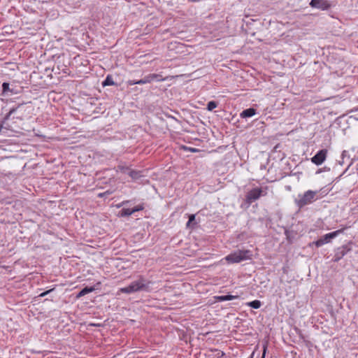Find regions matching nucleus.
Masks as SVG:
<instances>
[{
  "label": "nucleus",
  "instance_id": "obj_31",
  "mask_svg": "<svg viewBox=\"0 0 358 358\" xmlns=\"http://www.w3.org/2000/svg\"><path fill=\"white\" fill-rule=\"evenodd\" d=\"M266 350V346L264 345V352H263L262 358H265Z\"/></svg>",
  "mask_w": 358,
  "mask_h": 358
},
{
  "label": "nucleus",
  "instance_id": "obj_23",
  "mask_svg": "<svg viewBox=\"0 0 358 358\" xmlns=\"http://www.w3.org/2000/svg\"><path fill=\"white\" fill-rule=\"evenodd\" d=\"M299 337L303 341L306 346L309 347L311 345V343L309 341L306 340L305 336L303 334H299Z\"/></svg>",
  "mask_w": 358,
  "mask_h": 358
},
{
  "label": "nucleus",
  "instance_id": "obj_17",
  "mask_svg": "<svg viewBox=\"0 0 358 358\" xmlns=\"http://www.w3.org/2000/svg\"><path fill=\"white\" fill-rule=\"evenodd\" d=\"M95 290V288L94 287H85L83 289H82L77 294V298L82 297L85 296L87 294H89L90 292H92Z\"/></svg>",
  "mask_w": 358,
  "mask_h": 358
},
{
  "label": "nucleus",
  "instance_id": "obj_8",
  "mask_svg": "<svg viewBox=\"0 0 358 358\" xmlns=\"http://www.w3.org/2000/svg\"><path fill=\"white\" fill-rule=\"evenodd\" d=\"M327 156V150H320L311 158V162L317 166L321 165L325 161Z\"/></svg>",
  "mask_w": 358,
  "mask_h": 358
},
{
  "label": "nucleus",
  "instance_id": "obj_14",
  "mask_svg": "<svg viewBox=\"0 0 358 358\" xmlns=\"http://www.w3.org/2000/svg\"><path fill=\"white\" fill-rule=\"evenodd\" d=\"M118 169L120 173L129 176L131 178H134V171L131 168L124 166H119Z\"/></svg>",
  "mask_w": 358,
  "mask_h": 358
},
{
  "label": "nucleus",
  "instance_id": "obj_12",
  "mask_svg": "<svg viewBox=\"0 0 358 358\" xmlns=\"http://www.w3.org/2000/svg\"><path fill=\"white\" fill-rule=\"evenodd\" d=\"M214 298L216 301H231V300L237 299V298H238V296L227 294V295H222V296H215Z\"/></svg>",
  "mask_w": 358,
  "mask_h": 358
},
{
  "label": "nucleus",
  "instance_id": "obj_2",
  "mask_svg": "<svg viewBox=\"0 0 358 358\" xmlns=\"http://www.w3.org/2000/svg\"><path fill=\"white\" fill-rule=\"evenodd\" d=\"M317 194V192L312 191V190H308L306 192H304L303 194L299 195V199H295V203L297 206V207L301 209L303 207H304L306 205H308L311 203H313L315 200V197Z\"/></svg>",
  "mask_w": 358,
  "mask_h": 358
},
{
  "label": "nucleus",
  "instance_id": "obj_21",
  "mask_svg": "<svg viewBox=\"0 0 358 358\" xmlns=\"http://www.w3.org/2000/svg\"><path fill=\"white\" fill-rule=\"evenodd\" d=\"M217 106V103L215 101H210L207 104V110L209 111H212Z\"/></svg>",
  "mask_w": 358,
  "mask_h": 358
},
{
  "label": "nucleus",
  "instance_id": "obj_28",
  "mask_svg": "<svg viewBox=\"0 0 358 358\" xmlns=\"http://www.w3.org/2000/svg\"><path fill=\"white\" fill-rule=\"evenodd\" d=\"M184 149H185V150H189V151H191V152H198V151H199V150H198V149H196V148H187V147H184Z\"/></svg>",
  "mask_w": 358,
  "mask_h": 358
},
{
  "label": "nucleus",
  "instance_id": "obj_7",
  "mask_svg": "<svg viewBox=\"0 0 358 358\" xmlns=\"http://www.w3.org/2000/svg\"><path fill=\"white\" fill-rule=\"evenodd\" d=\"M157 80V81H163L164 80V78H162V75L157 74V73H150L147 76H145L143 78L136 80V85H142L145 83H150L152 81Z\"/></svg>",
  "mask_w": 358,
  "mask_h": 358
},
{
  "label": "nucleus",
  "instance_id": "obj_19",
  "mask_svg": "<svg viewBox=\"0 0 358 358\" xmlns=\"http://www.w3.org/2000/svg\"><path fill=\"white\" fill-rule=\"evenodd\" d=\"M115 85V83L113 81V79L112 76H110V75L107 76L106 78L105 79V80L102 83V85L103 87L109 86V85Z\"/></svg>",
  "mask_w": 358,
  "mask_h": 358
},
{
  "label": "nucleus",
  "instance_id": "obj_5",
  "mask_svg": "<svg viewBox=\"0 0 358 358\" xmlns=\"http://www.w3.org/2000/svg\"><path fill=\"white\" fill-rule=\"evenodd\" d=\"M153 282L150 280H148L142 276L138 277V279L136 280V292H150L152 288V286Z\"/></svg>",
  "mask_w": 358,
  "mask_h": 358
},
{
  "label": "nucleus",
  "instance_id": "obj_13",
  "mask_svg": "<svg viewBox=\"0 0 358 358\" xmlns=\"http://www.w3.org/2000/svg\"><path fill=\"white\" fill-rule=\"evenodd\" d=\"M285 235L286 236L287 241L291 243L296 238L297 233L294 230L285 229Z\"/></svg>",
  "mask_w": 358,
  "mask_h": 358
},
{
  "label": "nucleus",
  "instance_id": "obj_32",
  "mask_svg": "<svg viewBox=\"0 0 358 358\" xmlns=\"http://www.w3.org/2000/svg\"><path fill=\"white\" fill-rule=\"evenodd\" d=\"M343 159H342V161H340V162H339V164H340L341 165H342V164H343Z\"/></svg>",
  "mask_w": 358,
  "mask_h": 358
},
{
  "label": "nucleus",
  "instance_id": "obj_1",
  "mask_svg": "<svg viewBox=\"0 0 358 358\" xmlns=\"http://www.w3.org/2000/svg\"><path fill=\"white\" fill-rule=\"evenodd\" d=\"M251 252L250 250H237L228 255L225 259L229 264L239 263L242 261L251 259Z\"/></svg>",
  "mask_w": 358,
  "mask_h": 358
},
{
  "label": "nucleus",
  "instance_id": "obj_24",
  "mask_svg": "<svg viewBox=\"0 0 358 358\" xmlns=\"http://www.w3.org/2000/svg\"><path fill=\"white\" fill-rule=\"evenodd\" d=\"M53 290H54V289H50L47 290V291H45V292H42L41 294H40L38 295V297H43V296H46L48 294H49V293H50L51 292H52Z\"/></svg>",
  "mask_w": 358,
  "mask_h": 358
},
{
  "label": "nucleus",
  "instance_id": "obj_11",
  "mask_svg": "<svg viewBox=\"0 0 358 358\" xmlns=\"http://www.w3.org/2000/svg\"><path fill=\"white\" fill-rule=\"evenodd\" d=\"M257 113L256 109L253 108H249L245 110H243L240 114L241 117L242 118H248L251 117L255 115Z\"/></svg>",
  "mask_w": 358,
  "mask_h": 358
},
{
  "label": "nucleus",
  "instance_id": "obj_25",
  "mask_svg": "<svg viewBox=\"0 0 358 358\" xmlns=\"http://www.w3.org/2000/svg\"><path fill=\"white\" fill-rule=\"evenodd\" d=\"M144 209L143 204L136 205V213L139 212Z\"/></svg>",
  "mask_w": 358,
  "mask_h": 358
},
{
  "label": "nucleus",
  "instance_id": "obj_29",
  "mask_svg": "<svg viewBox=\"0 0 358 358\" xmlns=\"http://www.w3.org/2000/svg\"><path fill=\"white\" fill-rule=\"evenodd\" d=\"M349 157L348 155V152L346 150H343L342 152V154H341V157H342V159L343 160L345 157Z\"/></svg>",
  "mask_w": 358,
  "mask_h": 358
},
{
  "label": "nucleus",
  "instance_id": "obj_30",
  "mask_svg": "<svg viewBox=\"0 0 358 358\" xmlns=\"http://www.w3.org/2000/svg\"><path fill=\"white\" fill-rule=\"evenodd\" d=\"M20 105H18L17 107H15V108H13L10 110V111L8 112L10 115L13 114L16 110L17 109L20 107Z\"/></svg>",
  "mask_w": 358,
  "mask_h": 358
},
{
  "label": "nucleus",
  "instance_id": "obj_26",
  "mask_svg": "<svg viewBox=\"0 0 358 358\" xmlns=\"http://www.w3.org/2000/svg\"><path fill=\"white\" fill-rule=\"evenodd\" d=\"M10 114L9 113H8L5 117H3V120H2L1 123V124H4L7 120H9L10 117Z\"/></svg>",
  "mask_w": 358,
  "mask_h": 358
},
{
  "label": "nucleus",
  "instance_id": "obj_9",
  "mask_svg": "<svg viewBox=\"0 0 358 358\" xmlns=\"http://www.w3.org/2000/svg\"><path fill=\"white\" fill-rule=\"evenodd\" d=\"M310 6L312 8H316L322 10H328L331 7V4L327 0H311Z\"/></svg>",
  "mask_w": 358,
  "mask_h": 358
},
{
  "label": "nucleus",
  "instance_id": "obj_4",
  "mask_svg": "<svg viewBox=\"0 0 358 358\" xmlns=\"http://www.w3.org/2000/svg\"><path fill=\"white\" fill-rule=\"evenodd\" d=\"M352 245L353 243L350 241L347 244L337 248L334 252L333 261L335 262H339L345 255L352 250Z\"/></svg>",
  "mask_w": 358,
  "mask_h": 358
},
{
  "label": "nucleus",
  "instance_id": "obj_16",
  "mask_svg": "<svg viewBox=\"0 0 358 358\" xmlns=\"http://www.w3.org/2000/svg\"><path fill=\"white\" fill-rule=\"evenodd\" d=\"M134 213V208H122L118 213L120 217H127Z\"/></svg>",
  "mask_w": 358,
  "mask_h": 358
},
{
  "label": "nucleus",
  "instance_id": "obj_20",
  "mask_svg": "<svg viewBox=\"0 0 358 358\" xmlns=\"http://www.w3.org/2000/svg\"><path fill=\"white\" fill-rule=\"evenodd\" d=\"M261 305H262V303L259 300H254L248 303V306H250L252 308H255V309L259 308L261 307Z\"/></svg>",
  "mask_w": 358,
  "mask_h": 358
},
{
  "label": "nucleus",
  "instance_id": "obj_10",
  "mask_svg": "<svg viewBox=\"0 0 358 358\" xmlns=\"http://www.w3.org/2000/svg\"><path fill=\"white\" fill-rule=\"evenodd\" d=\"M145 172L147 173L148 170L143 171L136 170V183L145 184L149 182L148 179L145 178L147 177V175L145 174Z\"/></svg>",
  "mask_w": 358,
  "mask_h": 358
},
{
  "label": "nucleus",
  "instance_id": "obj_15",
  "mask_svg": "<svg viewBox=\"0 0 358 358\" xmlns=\"http://www.w3.org/2000/svg\"><path fill=\"white\" fill-rule=\"evenodd\" d=\"M134 292V282H131L128 287H122L118 289L117 294L120 293L130 294Z\"/></svg>",
  "mask_w": 358,
  "mask_h": 358
},
{
  "label": "nucleus",
  "instance_id": "obj_18",
  "mask_svg": "<svg viewBox=\"0 0 358 358\" xmlns=\"http://www.w3.org/2000/svg\"><path fill=\"white\" fill-rule=\"evenodd\" d=\"M195 215L191 214L189 215V220L186 224L187 228H194L195 225H196V222H195Z\"/></svg>",
  "mask_w": 358,
  "mask_h": 358
},
{
  "label": "nucleus",
  "instance_id": "obj_27",
  "mask_svg": "<svg viewBox=\"0 0 358 358\" xmlns=\"http://www.w3.org/2000/svg\"><path fill=\"white\" fill-rule=\"evenodd\" d=\"M262 189V196H264L267 194V190L268 189V187L267 186L263 187V188H261Z\"/></svg>",
  "mask_w": 358,
  "mask_h": 358
},
{
  "label": "nucleus",
  "instance_id": "obj_22",
  "mask_svg": "<svg viewBox=\"0 0 358 358\" xmlns=\"http://www.w3.org/2000/svg\"><path fill=\"white\" fill-rule=\"evenodd\" d=\"M10 90V87H9V83H3L2 84V91L3 93H6V92L9 91Z\"/></svg>",
  "mask_w": 358,
  "mask_h": 358
},
{
  "label": "nucleus",
  "instance_id": "obj_6",
  "mask_svg": "<svg viewBox=\"0 0 358 358\" xmlns=\"http://www.w3.org/2000/svg\"><path fill=\"white\" fill-rule=\"evenodd\" d=\"M262 195L261 188L255 187L248 191L245 195L244 202L248 206H250L254 201L259 199Z\"/></svg>",
  "mask_w": 358,
  "mask_h": 358
},
{
  "label": "nucleus",
  "instance_id": "obj_3",
  "mask_svg": "<svg viewBox=\"0 0 358 358\" xmlns=\"http://www.w3.org/2000/svg\"><path fill=\"white\" fill-rule=\"evenodd\" d=\"M345 230V228L334 231L333 232L327 234L322 237H320L316 241L313 242L310 245H315L317 248L322 246L324 244L329 243L331 239L336 238L338 234L343 233Z\"/></svg>",
  "mask_w": 358,
  "mask_h": 358
}]
</instances>
